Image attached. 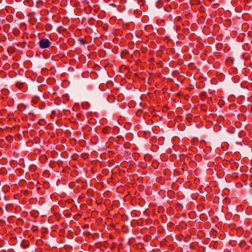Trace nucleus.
Masks as SVG:
<instances>
[{
	"instance_id": "nucleus-1",
	"label": "nucleus",
	"mask_w": 252,
	"mask_h": 252,
	"mask_svg": "<svg viewBox=\"0 0 252 252\" xmlns=\"http://www.w3.org/2000/svg\"><path fill=\"white\" fill-rule=\"evenodd\" d=\"M51 44V42L47 38L41 39L39 42V45L41 48H47Z\"/></svg>"
},
{
	"instance_id": "nucleus-2",
	"label": "nucleus",
	"mask_w": 252,
	"mask_h": 252,
	"mask_svg": "<svg viewBox=\"0 0 252 252\" xmlns=\"http://www.w3.org/2000/svg\"><path fill=\"white\" fill-rule=\"evenodd\" d=\"M16 86L19 90L24 92L26 91L25 83L18 82L16 83Z\"/></svg>"
},
{
	"instance_id": "nucleus-3",
	"label": "nucleus",
	"mask_w": 252,
	"mask_h": 252,
	"mask_svg": "<svg viewBox=\"0 0 252 252\" xmlns=\"http://www.w3.org/2000/svg\"><path fill=\"white\" fill-rule=\"evenodd\" d=\"M30 244L28 240H24L21 243V247L24 249L28 248L30 247Z\"/></svg>"
},
{
	"instance_id": "nucleus-4",
	"label": "nucleus",
	"mask_w": 252,
	"mask_h": 252,
	"mask_svg": "<svg viewBox=\"0 0 252 252\" xmlns=\"http://www.w3.org/2000/svg\"><path fill=\"white\" fill-rule=\"evenodd\" d=\"M111 130V128L109 126H105L103 127L102 129V133L106 134L110 133V131Z\"/></svg>"
},
{
	"instance_id": "nucleus-5",
	"label": "nucleus",
	"mask_w": 252,
	"mask_h": 252,
	"mask_svg": "<svg viewBox=\"0 0 252 252\" xmlns=\"http://www.w3.org/2000/svg\"><path fill=\"white\" fill-rule=\"evenodd\" d=\"M63 102L65 104L69 100V97L68 94H64L62 96Z\"/></svg>"
},
{
	"instance_id": "nucleus-6",
	"label": "nucleus",
	"mask_w": 252,
	"mask_h": 252,
	"mask_svg": "<svg viewBox=\"0 0 252 252\" xmlns=\"http://www.w3.org/2000/svg\"><path fill=\"white\" fill-rule=\"evenodd\" d=\"M26 108V106L23 103H20L18 105V109L20 111L25 110Z\"/></svg>"
},
{
	"instance_id": "nucleus-7",
	"label": "nucleus",
	"mask_w": 252,
	"mask_h": 252,
	"mask_svg": "<svg viewBox=\"0 0 252 252\" xmlns=\"http://www.w3.org/2000/svg\"><path fill=\"white\" fill-rule=\"evenodd\" d=\"M39 100H40V98H39V97L38 96H34L32 97V102L33 104H36L38 102H39Z\"/></svg>"
},
{
	"instance_id": "nucleus-8",
	"label": "nucleus",
	"mask_w": 252,
	"mask_h": 252,
	"mask_svg": "<svg viewBox=\"0 0 252 252\" xmlns=\"http://www.w3.org/2000/svg\"><path fill=\"white\" fill-rule=\"evenodd\" d=\"M20 33V30L18 28H14L13 30V33L15 36H18Z\"/></svg>"
},
{
	"instance_id": "nucleus-9",
	"label": "nucleus",
	"mask_w": 252,
	"mask_h": 252,
	"mask_svg": "<svg viewBox=\"0 0 252 252\" xmlns=\"http://www.w3.org/2000/svg\"><path fill=\"white\" fill-rule=\"evenodd\" d=\"M87 37H85L84 39L83 38H80L79 39L78 41L80 42V43L82 45H85L87 43V41L86 40V38Z\"/></svg>"
},
{
	"instance_id": "nucleus-10",
	"label": "nucleus",
	"mask_w": 252,
	"mask_h": 252,
	"mask_svg": "<svg viewBox=\"0 0 252 252\" xmlns=\"http://www.w3.org/2000/svg\"><path fill=\"white\" fill-rule=\"evenodd\" d=\"M199 96L201 100H204L206 97V95L205 93V92L201 93L200 94Z\"/></svg>"
},
{
	"instance_id": "nucleus-11",
	"label": "nucleus",
	"mask_w": 252,
	"mask_h": 252,
	"mask_svg": "<svg viewBox=\"0 0 252 252\" xmlns=\"http://www.w3.org/2000/svg\"><path fill=\"white\" fill-rule=\"evenodd\" d=\"M46 106L45 103L44 102H41L40 103L39 105V108L40 109H44Z\"/></svg>"
},
{
	"instance_id": "nucleus-12",
	"label": "nucleus",
	"mask_w": 252,
	"mask_h": 252,
	"mask_svg": "<svg viewBox=\"0 0 252 252\" xmlns=\"http://www.w3.org/2000/svg\"><path fill=\"white\" fill-rule=\"evenodd\" d=\"M31 230L32 231V232H35V231H37L38 230V226H36V225H32L31 228Z\"/></svg>"
},
{
	"instance_id": "nucleus-13",
	"label": "nucleus",
	"mask_w": 252,
	"mask_h": 252,
	"mask_svg": "<svg viewBox=\"0 0 252 252\" xmlns=\"http://www.w3.org/2000/svg\"><path fill=\"white\" fill-rule=\"evenodd\" d=\"M57 115V111L56 110H53L51 112V115L50 116V118L51 119H54L56 115Z\"/></svg>"
},
{
	"instance_id": "nucleus-14",
	"label": "nucleus",
	"mask_w": 252,
	"mask_h": 252,
	"mask_svg": "<svg viewBox=\"0 0 252 252\" xmlns=\"http://www.w3.org/2000/svg\"><path fill=\"white\" fill-rule=\"evenodd\" d=\"M20 27L23 31H25L27 28V26L25 23H21Z\"/></svg>"
},
{
	"instance_id": "nucleus-15",
	"label": "nucleus",
	"mask_w": 252,
	"mask_h": 252,
	"mask_svg": "<svg viewBox=\"0 0 252 252\" xmlns=\"http://www.w3.org/2000/svg\"><path fill=\"white\" fill-rule=\"evenodd\" d=\"M201 110H203L204 111H207V107L205 105H201Z\"/></svg>"
},
{
	"instance_id": "nucleus-16",
	"label": "nucleus",
	"mask_w": 252,
	"mask_h": 252,
	"mask_svg": "<svg viewBox=\"0 0 252 252\" xmlns=\"http://www.w3.org/2000/svg\"><path fill=\"white\" fill-rule=\"evenodd\" d=\"M25 42H19L18 43V46H21V47H24L25 45Z\"/></svg>"
},
{
	"instance_id": "nucleus-17",
	"label": "nucleus",
	"mask_w": 252,
	"mask_h": 252,
	"mask_svg": "<svg viewBox=\"0 0 252 252\" xmlns=\"http://www.w3.org/2000/svg\"><path fill=\"white\" fill-rule=\"evenodd\" d=\"M142 113V110H139L137 111V112L136 113V115L138 116H140L141 115Z\"/></svg>"
},
{
	"instance_id": "nucleus-18",
	"label": "nucleus",
	"mask_w": 252,
	"mask_h": 252,
	"mask_svg": "<svg viewBox=\"0 0 252 252\" xmlns=\"http://www.w3.org/2000/svg\"><path fill=\"white\" fill-rule=\"evenodd\" d=\"M8 105L10 106H12L13 104V100L12 99L10 102H8Z\"/></svg>"
},
{
	"instance_id": "nucleus-19",
	"label": "nucleus",
	"mask_w": 252,
	"mask_h": 252,
	"mask_svg": "<svg viewBox=\"0 0 252 252\" xmlns=\"http://www.w3.org/2000/svg\"><path fill=\"white\" fill-rule=\"evenodd\" d=\"M23 194H24V195H25V196H26V195H27V194H28V191H27V190H24V191H23Z\"/></svg>"
},
{
	"instance_id": "nucleus-20",
	"label": "nucleus",
	"mask_w": 252,
	"mask_h": 252,
	"mask_svg": "<svg viewBox=\"0 0 252 252\" xmlns=\"http://www.w3.org/2000/svg\"><path fill=\"white\" fill-rule=\"evenodd\" d=\"M165 9H171V8L170 6H167L165 8Z\"/></svg>"
},
{
	"instance_id": "nucleus-21",
	"label": "nucleus",
	"mask_w": 252,
	"mask_h": 252,
	"mask_svg": "<svg viewBox=\"0 0 252 252\" xmlns=\"http://www.w3.org/2000/svg\"><path fill=\"white\" fill-rule=\"evenodd\" d=\"M148 237H149V236H146L144 239L148 238Z\"/></svg>"
}]
</instances>
